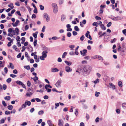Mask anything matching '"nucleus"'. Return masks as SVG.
<instances>
[{"mask_svg":"<svg viewBox=\"0 0 126 126\" xmlns=\"http://www.w3.org/2000/svg\"><path fill=\"white\" fill-rule=\"evenodd\" d=\"M82 70V74L84 76L88 75L90 73L92 69L91 67L89 65H84Z\"/></svg>","mask_w":126,"mask_h":126,"instance_id":"f257e3e1","label":"nucleus"},{"mask_svg":"<svg viewBox=\"0 0 126 126\" xmlns=\"http://www.w3.org/2000/svg\"><path fill=\"white\" fill-rule=\"evenodd\" d=\"M48 51H44L42 53V55L40 56V59L42 60H44L45 58H46L47 56V54Z\"/></svg>","mask_w":126,"mask_h":126,"instance_id":"f03ea898","label":"nucleus"},{"mask_svg":"<svg viewBox=\"0 0 126 126\" xmlns=\"http://www.w3.org/2000/svg\"><path fill=\"white\" fill-rule=\"evenodd\" d=\"M52 6L53 8L54 13H56L58 10V7L57 4L55 3H53L52 4Z\"/></svg>","mask_w":126,"mask_h":126,"instance_id":"7ed1b4c3","label":"nucleus"},{"mask_svg":"<svg viewBox=\"0 0 126 126\" xmlns=\"http://www.w3.org/2000/svg\"><path fill=\"white\" fill-rule=\"evenodd\" d=\"M62 82V81L61 79H59L55 84V85L57 87L59 88L61 86V84Z\"/></svg>","mask_w":126,"mask_h":126,"instance_id":"20e7f679","label":"nucleus"},{"mask_svg":"<svg viewBox=\"0 0 126 126\" xmlns=\"http://www.w3.org/2000/svg\"><path fill=\"white\" fill-rule=\"evenodd\" d=\"M65 71L67 73L71 72L72 69L70 67L68 66H66L65 68Z\"/></svg>","mask_w":126,"mask_h":126,"instance_id":"39448f33","label":"nucleus"},{"mask_svg":"<svg viewBox=\"0 0 126 126\" xmlns=\"http://www.w3.org/2000/svg\"><path fill=\"white\" fill-rule=\"evenodd\" d=\"M59 126H63V122L61 119H59L58 120Z\"/></svg>","mask_w":126,"mask_h":126,"instance_id":"423d86ee","label":"nucleus"},{"mask_svg":"<svg viewBox=\"0 0 126 126\" xmlns=\"http://www.w3.org/2000/svg\"><path fill=\"white\" fill-rule=\"evenodd\" d=\"M93 58L94 59H97L101 60H102V58L101 56L97 55L94 56Z\"/></svg>","mask_w":126,"mask_h":126,"instance_id":"0eeeda50","label":"nucleus"},{"mask_svg":"<svg viewBox=\"0 0 126 126\" xmlns=\"http://www.w3.org/2000/svg\"><path fill=\"white\" fill-rule=\"evenodd\" d=\"M86 20L85 19L83 20L82 22H80V26L82 27H83L84 26L83 25V24H85L86 23Z\"/></svg>","mask_w":126,"mask_h":126,"instance_id":"6e6552de","label":"nucleus"},{"mask_svg":"<svg viewBox=\"0 0 126 126\" xmlns=\"http://www.w3.org/2000/svg\"><path fill=\"white\" fill-rule=\"evenodd\" d=\"M51 72H56L59 71V69L56 68H52L51 69Z\"/></svg>","mask_w":126,"mask_h":126,"instance_id":"1a4fd4ad","label":"nucleus"},{"mask_svg":"<svg viewBox=\"0 0 126 126\" xmlns=\"http://www.w3.org/2000/svg\"><path fill=\"white\" fill-rule=\"evenodd\" d=\"M109 86H110V87L111 88H112L114 90L115 89V87L113 85V84L111 83H110L109 84Z\"/></svg>","mask_w":126,"mask_h":126,"instance_id":"9d476101","label":"nucleus"},{"mask_svg":"<svg viewBox=\"0 0 126 126\" xmlns=\"http://www.w3.org/2000/svg\"><path fill=\"white\" fill-rule=\"evenodd\" d=\"M19 21L18 20H17L15 24H13V25L14 27H16L18 24L19 22Z\"/></svg>","mask_w":126,"mask_h":126,"instance_id":"9b49d317","label":"nucleus"},{"mask_svg":"<svg viewBox=\"0 0 126 126\" xmlns=\"http://www.w3.org/2000/svg\"><path fill=\"white\" fill-rule=\"evenodd\" d=\"M28 46L29 47H28L27 48L28 49L29 51H30L31 52L33 50V48L30 45H29Z\"/></svg>","mask_w":126,"mask_h":126,"instance_id":"f8f14e48","label":"nucleus"},{"mask_svg":"<svg viewBox=\"0 0 126 126\" xmlns=\"http://www.w3.org/2000/svg\"><path fill=\"white\" fill-rule=\"evenodd\" d=\"M79 46H77L76 48L75 51V54L77 55H78L79 53L78 51V49L79 48Z\"/></svg>","mask_w":126,"mask_h":126,"instance_id":"ddd939ff","label":"nucleus"},{"mask_svg":"<svg viewBox=\"0 0 126 126\" xmlns=\"http://www.w3.org/2000/svg\"><path fill=\"white\" fill-rule=\"evenodd\" d=\"M47 123L49 126H52L53 125L52 123V122L51 120H48L47 121Z\"/></svg>","mask_w":126,"mask_h":126,"instance_id":"4468645a","label":"nucleus"},{"mask_svg":"<svg viewBox=\"0 0 126 126\" xmlns=\"http://www.w3.org/2000/svg\"><path fill=\"white\" fill-rule=\"evenodd\" d=\"M26 105H27L28 106H29L31 104V102L27 100L25 102Z\"/></svg>","mask_w":126,"mask_h":126,"instance_id":"2eb2a0df","label":"nucleus"},{"mask_svg":"<svg viewBox=\"0 0 126 126\" xmlns=\"http://www.w3.org/2000/svg\"><path fill=\"white\" fill-rule=\"evenodd\" d=\"M109 38V36L108 35H105L104 37V40L105 41H108L109 40L108 39Z\"/></svg>","mask_w":126,"mask_h":126,"instance_id":"dca6fc26","label":"nucleus"},{"mask_svg":"<svg viewBox=\"0 0 126 126\" xmlns=\"http://www.w3.org/2000/svg\"><path fill=\"white\" fill-rule=\"evenodd\" d=\"M4 99L6 100H9L11 99V97L10 96H6L4 97Z\"/></svg>","mask_w":126,"mask_h":126,"instance_id":"f3484780","label":"nucleus"},{"mask_svg":"<svg viewBox=\"0 0 126 126\" xmlns=\"http://www.w3.org/2000/svg\"><path fill=\"white\" fill-rule=\"evenodd\" d=\"M31 79H33L34 82H36L38 79V78L37 77L35 76L33 78H31Z\"/></svg>","mask_w":126,"mask_h":126,"instance_id":"a211bd4d","label":"nucleus"},{"mask_svg":"<svg viewBox=\"0 0 126 126\" xmlns=\"http://www.w3.org/2000/svg\"><path fill=\"white\" fill-rule=\"evenodd\" d=\"M98 35L99 37L100 38L102 36V31H100L98 33Z\"/></svg>","mask_w":126,"mask_h":126,"instance_id":"6ab92c4d","label":"nucleus"},{"mask_svg":"<svg viewBox=\"0 0 126 126\" xmlns=\"http://www.w3.org/2000/svg\"><path fill=\"white\" fill-rule=\"evenodd\" d=\"M8 7H10L11 9H13L14 8L12 3H10V4L8 5Z\"/></svg>","mask_w":126,"mask_h":126,"instance_id":"aec40b11","label":"nucleus"},{"mask_svg":"<svg viewBox=\"0 0 126 126\" xmlns=\"http://www.w3.org/2000/svg\"><path fill=\"white\" fill-rule=\"evenodd\" d=\"M16 83L19 85H21L23 83L22 82L19 80H17L16 81Z\"/></svg>","mask_w":126,"mask_h":126,"instance_id":"412c9836","label":"nucleus"},{"mask_svg":"<svg viewBox=\"0 0 126 126\" xmlns=\"http://www.w3.org/2000/svg\"><path fill=\"white\" fill-rule=\"evenodd\" d=\"M24 68L28 70H29L30 69V67L29 65H25L24 66Z\"/></svg>","mask_w":126,"mask_h":126,"instance_id":"4be33fe9","label":"nucleus"},{"mask_svg":"<svg viewBox=\"0 0 126 126\" xmlns=\"http://www.w3.org/2000/svg\"><path fill=\"white\" fill-rule=\"evenodd\" d=\"M32 94V93L31 92L27 93H26V96L30 97Z\"/></svg>","mask_w":126,"mask_h":126,"instance_id":"5701e85b","label":"nucleus"},{"mask_svg":"<svg viewBox=\"0 0 126 126\" xmlns=\"http://www.w3.org/2000/svg\"><path fill=\"white\" fill-rule=\"evenodd\" d=\"M64 62L66 63L67 65H68L70 66V65L72 63L70 62H69L67 61H64Z\"/></svg>","mask_w":126,"mask_h":126,"instance_id":"b1692460","label":"nucleus"},{"mask_svg":"<svg viewBox=\"0 0 126 126\" xmlns=\"http://www.w3.org/2000/svg\"><path fill=\"white\" fill-rule=\"evenodd\" d=\"M118 84L120 87H122V83L121 81H119L118 82Z\"/></svg>","mask_w":126,"mask_h":126,"instance_id":"393cba45","label":"nucleus"},{"mask_svg":"<svg viewBox=\"0 0 126 126\" xmlns=\"http://www.w3.org/2000/svg\"><path fill=\"white\" fill-rule=\"evenodd\" d=\"M38 33V32H36L35 33H33V35L35 38H37V35Z\"/></svg>","mask_w":126,"mask_h":126,"instance_id":"a878e982","label":"nucleus"},{"mask_svg":"<svg viewBox=\"0 0 126 126\" xmlns=\"http://www.w3.org/2000/svg\"><path fill=\"white\" fill-rule=\"evenodd\" d=\"M8 109L9 110H11L13 108V106L11 105H10L7 106Z\"/></svg>","mask_w":126,"mask_h":126,"instance_id":"bb28decb","label":"nucleus"},{"mask_svg":"<svg viewBox=\"0 0 126 126\" xmlns=\"http://www.w3.org/2000/svg\"><path fill=\"white\" fill-rule=\"evenodd\" d=\"M48 87H49L50 88H52V87L49 85L46 84L45 85V88L46 89H47Z\"/></svg>","mask_w":126,"mask_h":126,"instance_id":"cd10ccee","label":"nucleus"},{"mask_svg":"<svg viewBox=\"0 0 126 126\" xmlns=\"http://www.w3.org/2000/svg\"><path fill=\"white\" fill-rule=\"evenodd\" d=\"M49 15L46 13H44L43 15V17L45 18H46Z\"/></svg>","mask_w":126,"mask_h":126,"instance_id":"c85d7f7f","label":"nucleus"},{"mask_svg":"<svg viewBox=\"0 0 126 126\" xmlns=\"http://www.w3.org/2000/svg\"><path fill=\"white\" fill-rule=\"evenodd\" d=\"M122 106L124 109H126V103H123L122 105Z\"/></svg>","mask_w":126,"mask_h":126,"instance_id":"c756f323","label":"nucleus"},{"mask_svg":"<svg viewBox=\"0 0 126 126\" xmlns=\"http://www.w3.org/2000/svg\"><path fill=\"white\" fill-rule=\"evenodd\" d=\"M65 18V17L64 15H63L62 16L61 18V20L62 21H63Z\"/></svg>","mask_w":126,"mask_h":126,"instance_id":"7c9ffc66","label":"nucleus"},{"mask_svg":"<svg viewBox=\"0 0 126 126\" xmlns=\"http://www.w3.org/2000/svg\"><path fill=\"white\" fill-rule=\"evenodd\" d=\"M82 51L83 52V56H85L86 55V54L87 52V50L85 49H83Z\"/></svg>","mask_w":126,"mask_h":126,"instance_id":"2f4dec72","label":"nucleus"},{"mask_svg":"<svg viewBox=\"0 0 126 126\" xmlns=\"http://www.w3.org/2000/svg\"><path fill=\"white\" fill-rule=\"evenodd\" d=\"M67 54V52H64L62 55V58H64L65 56Z\"/></svg>","mask_w":126,"mask_h":126,"instance_id":"473e14b6","label":"nucleus"},{"mask_svg":"<svg viewBox=\"0 0 126 126\" xmlns=\"http://www.w3.org/2000/svg\"><path fill=\"white\" fill-rule=\"evenodd\" d=\"M44 50H45V51H49L50 50V48L48 47H45L44 48Z\"/></svg>","mask_w":126,"mask_h":126,"instance_id":"72a5a7b5","label":"nucleus"},{"mask_svg":"<svg viewBox=\"0 0 126 126\" xmlns=\"http://www.w3.org/2000/svg\"><path fill=\"white\" fill-rule=\"evenodd\" d=\"M9 64L10 67L11 69H14V66L13 65L12 63H10Z\"/></svg>","mask_w":126,"mask_h":126,"instance_id":"f704fd0d","label":"nucleus"},{"mask_svg":"<svg viewBox=\"0 0 126 126\" xmlns=\"http://www.w3.org/2000/svg\"><path fill=\"white\" fill-rule=\"evenodd\" d=\"M74 29L75 30L77 31H79V29L78 27L77 26H75L74 27Z\"/></svg>","mask_w":126,"mask_h":126,"instance_id":"c9c22d12","label":"nucleus"},{"mask_svg":"<svg viewBox=\"0 0 126 126\" xmlns=\"http://www.w3.org/2000/svg\"><path fill=\"white\" fill-rule=\"evenodd\" d=\"M93 82H94L95 84H96L99 82V79H97L95 81H93Z\"/></svg>","mask_w":126,"mask_h":126,"instance_id":"e433bc0d","label":"nucleus"},{"mask_svg":"<svg viewBox=\"0 0 126 126\" xmlns=\"http://www.w3.org/2000/svg\"><path fill=\"white\" fill-rule=\"evenodd\" d=\"M82 104L83 105L82 107L83 108L85 109H86L88 107L86 105V104H83V103H82Z\"/></svg>","mask_w":126,"mask_h":126,"instance_id":"4c0bfd02","label":"nucleus"},{"mask_svg":"<svg viewBox=\"0 0 126 126\" xmlns=\"http://www.w3.org/2000/svg\"><path fill=\"white\" fill-rule=\"evenodd\" d=\"M59 38H60V37L58 38L56 36H54L51 39L52 40H55Z\"/></svg>","mask_w":126,"mask_h":126,"instance_id":"58836bf2","label":"nucleus"},{"mask_svg":"<svg viewBox=\"0 0 126 126\" xmlns=\"http://www.w3.org/2000/svg\"><path fill=\"white\" fill-rule=\"evenodd\" d=\"M44 112L43 110L40 111L38 112V114L39 115H42L44 113Z\"/></svg>","mask_w":126,"mask_h":126,"instance_id":"ea45409f","label":"nucleus"},{"mask_svg":"<svg viewBox=\"0 0 126 126\" xmlns=\"http://www.w3.org/2000/svg\"><path fill=\"white\" fill-rule=\"evenodd\" d=\"M39 7L40 8V9L41 10H43L44 9V7L42 5H39Z\"/></svg>","mask_w":126,"mask_h":126,"instance_id":"a19ab883","label":"nucleus"},{"mask_svg":"<svg viewBox=\"0 0 126 126\" xmlns=\"http://www.w3.org/2000/svg\"><path fill=\"white\" fill-rule=\"evenodd\" d=\"M27 105L25 103L24 104H22L21 105V107L23 108L24 109L26 107Z\"/></svg>","mask_w":126,"mask_h":126,"instance_id":"79ce46f5","label":"nucleus"},{"mask_svg":"<svg viewBox=\"0 0 126 126\" xmlns=\"http://www.w3.org/2000/svg\"><path fill=\"white\" fill-rule=\"evenodd\" d=\"M17 41V42L18 41H20V38L19 36H17L16 38Z\"/></svg>","mask_w":126,"mask_h":126,"instance_id":"37998d69","label":"nucleus"},{"mask_svg":"<svg viewBox=\"0 0 126 126\" xmlns=\"http://www.w3.org/2000/svg\"><path fill=\"white\" fill-rule=\"evenodd\" d=\"M63 71L62 70H61L59 73V75L61 77H62L63 75Z\"/></svg>","mask_w":126,"mask_h":126,"instance_id":"c03bdc74","label":"nucleus"},{"mask_svg":"<svg viewBox=\"0 0 126 126\" xmlns=\"http://www.w3.org/2000/svg\"><path fill=\"white\" fill-rule=\"evenodd\" d=\"M12 80V79L11 78H9L6 80V81L8 83H10Z\"/></svg>","mask_w":126,"mask_h":126,"instance_id":"a18cd8bd","label":"nucleus"},{"mask_svg":"<svg viewBox=\"0 0 126 126\" xmlns=\"http://www.w3.org/2000/svg\"><path fill=\"white\" fill-rule=\"evenodd\" d=\"M98 25H99L100 26H101V28L102 29V22L101 21H99V22L98 23Z\"/></svg>","mask_w":126,"mask_h":126,"instance_id":"49530a36","label":"nucleus"},{"mask_svg":"<svg viewBox=\"0 0 126 126\" xmlns=\"http://www.w3.org/2000/svg\"><path fill=\"white\" fill-rule=\"evenodd\" d=\"M93 25L97 27L98 26V23L96 22H94L93 23Z\"/></svg>","mask_w":126,"mask_h":126,"instance_id":"de8ad7c7","label":"nucleus"},{"mask_svg":"<svg viewBox=\"0 0 126 126\" xmlns=\"http://www.w3.org/2000/svg\"><path fill=\"white\" fill-rule=\"evenodd\" d=\"M37 40L36 39L34 40V41L33 42V44L34 47H35L37 45Z\"/></svg>","mask_w":126,"mask_h":126,"instance_id":"09e8293b","label":"nucleus"},{"mask_svg":"<svg viewBox=\"0 0 126 126\" xmlns=\"http://www.w3.org/2000/svg\"><path fill=\"white\" fill-rule=\"evenodd\" d=\"M15 31H16V33L17 34H18L19 32V29L17 27L16 28H15Z\"/></svg>","mask_w":126,"mask_h":126,"instance_id":"8fccbe9b","label":"nucleus"},{"mask_svg":"<svg viewBox=\"0 0 126 126\" xmlns=\"http://www.w3.org/2000/svg\"><path fill=\"white\" fill-rule=\"evenodd\" d=\"M116 41V38H114L113 39H112L111 40L110 42L111 43H112L115 42Z\"/></svg>","mask_w":126,"mask_h":126,"instance_id":"3c124183","label":"nucleus"},{"mask_svg":"<svg viewBox=\"0 0 126 126\" xmlns=\"http://www.w3.org/2000/svg\"><path fill=\"white\" fill-rule=\"evenodd\" d=\"M100 94L99 92H98L97 91H96L95 94V96L96 97H98L99 96V94Z\"/></svg>","mask_w":126,"mask_h":126,"instance_id":"603ef678","label":"nucleus"},{"mask_svg":"<svg viewBox=\"0 0 126 126\" xmlns=\"http://www.w3.org/2000/svg\"><path fill=\"white\" fill-rule=\"evenodd\" d=\"M64 1V0H59V2L60 4H62Z\"/></svg>","mask_w":126,"mask_h":126,"instance_id":"864d4df0","label":"nucleus"},{"mask_svg":"<svg viewBox=\"0 0 126 126\" xmlns=\"http://www.w3.org/2000/svg\"><path fill=\"white\" fill-rule=\"evenodd\" d=\"M84 38V36L83 35L80 37V39L81 41H83Z\"/></svg>","mask_w":126,"mask_h":126,"instance_id":"5fc2aeb1","label":"nucleus"},{"mask_svg":"<svg viewBox=\"0 0 126 126\" xmlns=\"http://www.w3.org/2000/svg\"><path fill=\"white\" fill-rule=\"evenodd\" d=\"M4 70L5 73V74H7L8 72V71L7 68L6 67H5Z\"/></svg>","mask_w":126,"mask_h":126,"instance_id":"6e6d98bb","label":"nucleus"},{"mask_svg":"<svg viewBox=\"0 0 126 126\" xmlns=\"http://www.w3.org/2000/svg\"><path fill=\"white\" fill-rule=\"evenodd\" d=\"M46 21H47V22H48V21H49L50 20V17H49V16H48L46 18Z\"/></svg>","mask_w":126,"mask_h":126,"instance_id":"4d7b16f0","label":"nucleus"},{"mask_svg":"<svg viewBox=\"0 0 126 126\" xmlns=\"http://www.w3.org/2000/svg\"><path fill=\"white\" fill-rule=\"evenodd\" d=\"M5 120L4 119H2L0 121V124H2L4 123Z\"/></svg>","mask_w":126,"mask_h":126,"instance_id":"13d9d810","label":"nucleus"},{"mask_svg":"<svg viewBox=\"0 0 126 126\" xmlns=\"http://www.w3.org/2000/svg\"><path fill=\"white\" fill-rule=\"evenodd\" d=\"M123 33L126 36V29H125L122 31Z\"/></svg>","mask_w":126,"mask_h":126,"instance_id":"bf43d9fd","label":"nucleus"},{"mask_svg":"<svg viewBox=\"0 0 126 126\" xmlns=\"http://www.w3.org/2000/svg\"><path fill=\"white\" fill-rule=\"evenodd\" d=\"M2 104L5 107L7 106V105L5 101H2Z\"/></svg>","mask_w":126,"mask_h":126,"instance_id":"052dcab7","label":"nucleus"},{"mask_svg":"<svg viewBox=\"0 0 126 126\" xmlns=\"http://www.w3.org/2000/svg\"><path fill=\"white\" fill-rule=\"evenodd\" d=\"M27 123L25 122H24L22 123L21 125V126H25L27 125Z\"/></svg>","mask_w":126,"mask_h":126,"instance_id":"680f3d73","label":"nucleus"},{"mask_svg":"<svg viewBox=\"0 0 126 126\" xmlns=\"http://www.w3.org/2000/svg\"><path fill=\"white\" fill-rule=\"evenodd\" d=\"M27 86L30 87L31 85V82L30 81H28L27 82Z\"/></svg>","mask_w":126,"mask_h":126,"instance_id":"e2e57ef3","label":"nucleus"},{"mask_svg":"<svg viewBox=\"0 0 126 126\" xmlns=\"http://www.w3.org/2000/svg\"><path fill=\"white\" fill-rule=\"evenodd\" d=\"M89 33L90 32L89 31H87L85 34L87 38H88V36H89Z\"/></svg>","mask_w":126,"mask_h":126,"instance_id":"0e129e2a","label":"nucleus"},{"mask_svg":"<svg viewBox=\"0 0 126 126\" xmlns=\"http://www.w3.org/2000/svg\"><path fill=\"white\" fill-rule=\"evenodd\" d=\"M3 88L4 90H5L7 88V86L6 85L4 84L3 85Z\"/></svg>","mask_w":126,"mask_h":126,"instance_id":"69168bd1","label":"nucleus"},{"mask_svg":"<svg viewBox=\"0 0 126 126\" xmlns=\"http://www.w3.org/2000/svg\"><path fill=\"white\" fill-rule=\"evenodd\" d=\"M35 110L34 108H32L30 110V112L31 113H32Z\"/></svg>","mask_w":126,"mask_h":126,"instance_id":"338daca9","label":"nucleus"},{"mask_svg":"<svg viewBox=\"0 0 126 126\" xmlns=\"http://www.w3.org/2000/svg\"><path fill=\"white\" fill-rule=\"evenodd\" d=\"M69 54L70 55H75V54L74 52L72 51L70 52Z\"/></svg>","mask_w":126,"mask_h":126,"instance_id":"774afa93","label":"nucleus"}]
</instances>
